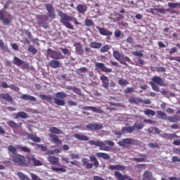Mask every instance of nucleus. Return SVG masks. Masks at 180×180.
<instances>
[{"instance_id": "1", "label": "nucleus", "mask_w": 180, "mask_h": 180, "mask_svg": "<svg viewBox=\"0 0 180 180\" xmlns=\"http://www.w3.org/2000/svg\"><path fill=\"white\" fill-rule=\"evenodd\" d=\"M18 150L22 153H32V150L29 147L22 146V145H16V148L13 146H9L8 147V150L12 153L10 157L12 158L13 162H15V164H18L20 167H29L30 162L27 161L24 155L16 153H18Z\"/></svg>"}, {"instance_id": "2", "label": "nucleus", "mask_w": 180, "mask_h": 180, "mask_svg": "<svg viewBox=\"0 0 180 180\" xmlns=\"http://www.w3.org/2000/svg\"><path fill=\"white\" fill-rule=\"evenodd\" d=\"M58 15L59 17H60V22L62 23L63 26H65L67 29H70V30H74L75 29L74 26L72 25V24H71V22H72L73 20L76 26L78 25H81V23L78 22L76 18L67 15L66 13L63 12L61 10H59L58 11Z\"/></svg>"}, {"instance_id": "3", "label": "nucleus", "mask_w": 180, "mask_h": 180, "mask_svg": "<svg viewBox=\"0 0 180 180\" xmlns=\"http://www.w3.org/2000/svg\"><path fill=\"white\" fill-rule=\"evenodd\" d=\"M89 144L90 146H96V147H99L100 150L102 151H112V148L115 146V142L110 140H105L104 142L101 141H95V140H90L89 141ZM108 144V146H106Z\"/></svg>"}, {"instance_id": "4", "label": "nucleus", "mask_w": 180, "mask_h": 180, "mask_svg": "<svg viewBox=\"0 0 180 180\" xmlns=\"http://www.w3.org/2000/svg\"><path fill=\"white\" fill-rule=\"evenodd\" d=\"M46 9L49 13L47 15H38L36 16L37 20L39 22H47L49 20V18L51 19H56V11L54 7L50 4H46L45 5Z\"/></svg>"}, {"instance_id": "5", "label": "nucleus", "mask_w": 180, "mask_h": 180, "mask_svg": "<svg viewBox=\"0 0 180 180\" xmlns=\"http://www.w3.org/2000/svg\"><path fill=\"white\" fill-rule=\"evenodd\" d=\"M151 79L152 82H149V84L153 91H155V92H160L159 86H167V83L160 77L154 76ZM158 85H159V86Z\"/></svg>"}, {"instance_id": "6", "label": "nucleus", "mask_w": 180, "mask_h": 180, "mask_svg": "<svg viewBox=\"0 0 180 180\" xmlns=\"http://www.w3.org/2000/svg\"><path fill=\"white\" fill-rule=\"evenodd\" d=\"M112 56L115 60L119 61L120 64H122L123 65H127V63H131V60L128 56H124L123 53H120L118 51L114 50L112 52Z\"/></svg>"}, {"instance_id": "7", "label": "nucleus", "mask_w": 180, "mask_h": 180, "mask_svg": "<svg viewBox=\"0 0 180 180\" xmlns=\"http://www.w3.org/2000/svg\"><path fill=\"white\" fill-rule=\"evenodd\" d=\"M56 98H53L56 105L58 106H65V98L68 96V94L64 91H58L55 94Z\"/></svg>"}, {"instance_id": "8", "label": "nucleus", "mask_w": 180, "mask_h": 180, "mask_svg": "<svg viewBox=\"0 0 180 180\" xmlns=\"http://www.w3.org/2000/svg\"><path fill=\"white\" fill-rule=\"evenodd\" d=\"M47 56L53 60H63L64 56L60 52H57L51 49H48L46 51Z\"/></svg>"}, {"instance_id": "9", "label": "nucleus", "mask_w": 180, "mask_h": 180, "mask_svg": "<svg viewBox=\"0 0 180 180\" xmlns=\"http://www.w3.org/2000/svg\"><path fill=\"white\" fill-rule=\"evenodd\" d=\"M132 54L133 56H134V57H139L137 58V60L135 61L136 65H138L139 67L144 65V60L141 59V57H144V54L143 53L140 51H133Z\"/></svg>"}, {"instance_id": "10", "label": "nucleus", "mask_w": 180, "mask_h": 180, "mask_svg": "<svg viewBox=\"0 0 180 180\" xmlns=\"http://www.w3.org/2000/svg\"><path fill=\"white\" fill-rule=\"evenodd\" d=\"M86 130H89L90 131H94L95 130H101L103 129V125L99 123H90L86 126Z\"/></svg>"}, {"instance_id": "11", "label": "nucleus", "mask_w": 180, "mask_h": 180, "mask_svg": "<svg viewBox=\"0 0 180 180\" xmlns=\"http://www.w3.org/2000/svg\"><path fill=\"white\" fill-rule=\"evenodd\" d=\"M133 144H134V139L131 138L124 139L118 142V146H120V147H128Z\"/></svg>"}, {"instance_id": "12", "label": "nucleus", "mask_w": 180, "mask_h": 180, "mask_svg": "<svg viewBox=\"0 0 180 180\" xmlns=\"http://www.w3.org/2000/svg\"><path fill=\"white\" fill-rule=\"evenodd\" d=\"M27 160H28V162H30L28 163V167L29 165H32V162L34 167H41V165H43V162L37 160L34 156H32V158H27Z\"/></svg>"}, {"instance_id": "13", "label": "nucleus", "mask_w": 180, "mask_h": 180, "mask_svg": "<svg viewBox=\"0 0 180 180\" xmlns=\"http://www.w3.org/2000/svg\"><path fill=\"white\" fill-rule=\"evenodd\" d=\"M95 67L98 70H101L103 72H112V69L108 68L105 65V63H95Z\"/></svg>"}, {"instance_id": "14", "label": "nucleus", "mask_w": 180, "mask_h": 180, "mask_svg": "<svg viewBox=\"0 0 180 180\" xmlns=\"http://www.w3.org/2000/svg\"><path fill=\"white\" fill-rule=\"evenodd\" d=\"M47 160L52 165H58V167H61V165L59 162L60 158H58V157L49 155L47 158Z\"/></svg>"}, {"instance_id": "15", "label": "nucleus", "mask_w": 180, "mask_h": 180, "mask_svg": "<svg viewBox=\"0 0 180 180\" xmlns=\"http://www.w3.org/2000/svg\"><path fill=\"white\" fill-rule=\"evenodd\" d=\"M82 110H91L94 113H103V110H101V107L96 108L94 106H84L82 108Z\"/></svg>"}, {"instance_id": "16", "label": "nucleus", "mask_w": 180, "mask_h": 180, "mask_svg": "<svg viewBox=\"0 0 180 180\" xmlns=\"http://www.w3.org/2000/svg\"><path fill=\"white\" fill-rule=\"evenodd\" d=\"M114 176L115 178H117V180H134V179L133 178H130L129 177V176L126 175V174H122V173H120L118 171H116L114 172Z\"/></svg>"}, {"instance_id": "17", "label": "nucleus", "mask_w": 180, "mask_h": 180, "mask_svg": "<svg viewBox=\"0 0 180 180\" xmlns=\"http://www.w3.org/2000/svg\"><path fill=\"white\" fill-rule=\"evenodd\" d=\"M73 46L75 47V53L77 54L79 56H84V54H85V51L82 49V45H81V43L76 42Z\"/></svg>"}, {"instance_id": "18", "label": "nucleus", "mask_w": 180, "mask_h": 180, "mask_svg": "<svg viewBox=\"0 0 180 180\" xmlns=\"http://www.w3.org/2000/svg\"><path fill=\"white\" fill-rule=\"evenodd\" d=\"M140 158H134L132 161H135V162H148V155L146 154H139Z\"/></svg>"}, {"instance_id": "19", "label": "nucleus", "mask_w": 180, "mask_h": 180, "mask_svg": "<svg viewBox=\"0 0 180 180\" xmlns=\"http://www.w3.org/2000/svg\"><path fill=\"white\" fill-rule=\"evenodd\" d=\"M96 29H97V30H98V32H99L100 34H101V36H112V34H113V32L108 30L106 28H103V27L97 26Z\"/></svg>"}, {"instance_id": "20", "label": "nucleus", "mask_w": 180, "mask_h": 180, "mask_svg": "<svg viewBox=\"0 0 180 180\" xmlns=\"http://www.w3.org/2000/svg\"><path fill=\"white\" fill-rule=\"evenodd\" d=\"M100 79L102 82L103 88L108 89V88H109V78H108L106 75H102L100 77Z\"/></svg>"}, {"instance_id": "21", "label": "nucleus", "mask_w": 180, "mask_h": 180, "mask_svg": "<svg viewBox=\"0 0 180 180\" xmlns=\"http://www.w3.org/2000/svg\"><path fill=\"white\" fill-rule=\"evenodd\" d=\"M109 169H111V171H124V169H126V167L122 165H110Z\"/></svg>"}, {"instance_id": "22", "label": "nucleus", "mask_w": 180, "mask_h": 180, "mask_svg": "<svg viewBox=\"0 0 180 180\" xmlns=\"http://www.w3.org/2000/svg\"><path fill=\"white\" fill-rule=\"evenodd\" d=\"M73 137H75V139H77V140H79V141H88L89 140V138L87 136L80 134H75L73 135Z\"/></svg>"}, {"instance_id": "23", "label": "nucleus", "mask_w": 180, "mask_h": 180, "mask_svg": "<svg viewBox=\"0 0 180 180\" xmlns=\"http://www.w3.org/2000/svg\"><path fill=\"white\" fill-rule=\"evenodd\" d=\"M88 9V7H86V5L85 4H78L77 6V11L79 13H85L86 12V10Z\"/></svg>"}, {"instance_id": "24", "label": "nucleus", "mask_w": 180, "mask_h": 180, "mask_svg": "<svg viewBox=\"0 0 180 180\" xmlns=\"http://www.w3.org/2000/svg\"><path fill=\"white\" fill-rule=\"evenodd\" d=\"M49 64L51 68H58V67H61V63L56 59L51 60Z\"/></svg>"}, {"instance_id": "25", "label": "nucleus", "mask_w": 180, "mask_h": 180, "mask_svg": "<svg viewBox=\"0 0 180 180\" xmlns=\"http://www.w3.org/2000/svg\"><path fill=\"white\" fill-rule=\"evenodd\" d=\"M160 136V137H162V139H168V140H172V139H175V137H178V135L176 134H168V133H163Z\"/></svg>"}, {"instance_id": "26", "label": "nucleus", "mask_w": 180, "mask_h": 180, "mask_svg": "<svg viewBox=\"0 0 180 180\" xmlns=\"http://www.w3.org/2000/svg\"><path fill=\"white\" fill-rule=\"evenodd\" d=\"M0 99H4V101H7L8 102H12L13 101V98L11 97L9 94L1 93L0 94Z\"/></svg>"}, {"instance_id": "27", "label": "nucleus", "mask_w": 180, "mask_h": 180, "mask_svg": "<svg viewBox=\"0 0 180 180\" xmlns=\"http://www.w3.org/2000/svg\"><path fill=\"white\" fill-rule=\"evenodd\" d=\"M49 137L52 139V143H55L56 144H63V141L58 139V136L56 134H51Z\"/></svg>"}, {"instance_id": "28", "label": "nucleus", "mask_w": 180, "mask_h": 180, "mask_svg": "<svg viewBox=\"0 0 180 180\" xmlns=\"http://www.w3.org/2000/svg\"><path fill=\"white\" fill-rule=\"evenodd\" d=\"M27 139L29 140H32V141H34L35 143H41V139H40L39 136H36L33 135L32 134H29L27 136Z\"/></svg>"}, {"instance_id": "29", "label": "nucleus", "mask_w": 180, "mask_h": 180, "mask_svg": "<svg viewBox=\"0 0 180 180\" xmlns=\"http://www.w3.org/2000/svg\"><path fill=\"white\" fill-rule=\"evenodd\" d=\"M21 99H22L23 101H30L31 102H36L37 101L34 96L27 94H23L22 96H21Z\"/></svg>"}, {"instance_id": "30", "label": "nucleus", "mask_w": 180, "mask_h": 180, "mask_svg": "<svg viewBox=\"0 0 180 180\" xmlns=\"http://www.w3.org/2000/svg\"><path fill=\"white\" fill-rule=\"evenodd\" d=\"M19 117H20L21 119H27L29 116H27V113L25 112H18L15 114L14 119H19Z\"/></svg>"}, {"instance_id": "31", "label": "nucleus", "mask_w": 180, "mask_h": 180, "mask_svg": "<svg viewBox=\"0 0 180 180\" xmlns=\"http://www.w3.org/2000/svg\"><path fill=\"white\" fill-rule=\"evenodd\" d=\"M154 11L159 12V13H165V12H167V9L165 8H150L148 12L149 13H151V15H155V12Z\"/></svg>"}, {"instance_id": "32", "label": "nucleus", "mask_w": 180, "mask_h": 180, "mask_svg": "<svg viewBox=\"0 0 180 180\" xmlns=\"http://www.w3.org/2000/svg\"><path fill=\"white\" fill-rule=\"evenodd\" d=\"M98 158H103V160H110V155L105 153H97L96 154Z\"/></svg>"}, {"instance_id": "33", "label": "nucleus", "mask_w": 180, "mask_h": 180, "mask_svg": "<svg viewBox=\"0 0 180 180\" xmlns=\"http://www.w3.org/2000/svg\"><path fill=\"white\" fill-rule=\"evenodd\" d=\"M148 133H150V134H160L161 131L157 127H151L148 129Z\"/></svg>"}, {"instance_id": "34", "label": "nucleus", "mask_w": 180, "mask_h": 180, "mask_svg": "<svg viewBox=\"0 0 180 180\" xmlns=\"http://www.w3.org/2000/svg\"><path fill=\"white\" fill-rule=\"evenodd\" d=\"M129 103H134V105H138V103H140L141 102H143V99L139 98V97H131L129 99Z\"/></svg>"}, {"instance_id": "35", "label": "nucleus", "mask_w": 180, "mask_h": 180, "mask_svg": "<svg viewBox=\"0 0 180 180\" xmlns=\"http://www.w3.org/2000/svg\"><path fill=\"white\" fill-rule=\"evenodd\" d=\"M49 131H51V133H53V134H64V131H63V130L56 127H51Z\"/></svg>"}, {"instance_id": "36", "label": "nucleus", "mask_w": 180, "mask_h": 180, "mask_svg": "<svg viewBox=\"0 0 180 180\" xmlns=\"http://www.w3.org/2000/svg\"><path fill=\"white\" fill-rule=\"evenodd\" d=\"M13 64H14V65H17V67H20V65L24 64V61L15 56L13 60Z\"/></svg>"}, {"instance_id": "37", "label": "nucleus", "mask_w": 180, "mask_h": 180, "mask_svg": "<svg viewBox=\"0 0 180 180\" xmlns=\"http://www.w3.org/2000/svg\"><path fill=\"white\" fill-rule=\"evenodd\" d=\"M52 171H54V172H57L58 174H60V172H67V169H65V166H62V167H52L51 168Z\"/></svg>"}, {"instance_id": "38", "label": "nucleus", "mask_w": 180, "mask_h": 180, "mask_svg": "<svg viewBox=\"0 0 180 180\" xmlns=\"http://www.w3.org/2000/svg\"><path fill=\"white\" fill-rule=\"evenodd\" d=\"M122 133H131L132 131H134V126L131 127V126H128V127H122Z\"/></svg>"}, {"instance_id": "39", "label": "nucleus", "mask_w": 180, "mask_h": 180, "mask_svg": "<svg viewBox=\"0 0 180 180\" xmlns=\"http://www.w3.org/2000/svg\"><path fill=\"white\" fill-rule=\"evenodd\" d=\"M90 47L91 49H101V47H102V43L96 41L91 42Z\"/></svg>"}, {"instance_id": "40", "label": "nucleus", "mask_w": 180, "mask_h": 180, "mask_svg": "<svg viewBox=\"0 0 180 180\" xmlns=\"http://www.w3.org/2000/svg\"><path fill=\"white\" fill-rule=\"evenodd\" d=\"M1 21L5 25H11V22H12V16L11 15H8V18H4L1 20Z\"/></svg>"}, {"instance_id": "41", "label": "nucleus", "mask_w": 180, "mask_h": 180, "mask_svg": "<svg viewBox=\"0 0 180 180\" xmlns=\"http://www.w3.org/2000/svg\"><path fill=\"white\" fill-rule=\"evenodd\" d=\"M17 175L20 180H30L29 176H27L26 174H23L21 172H18L17 173Z\"/></svg>"}, {"instance_id": "42", "label": "nucleus", "mask_w": 180, "mask_h": 180, "mask_svg": "<svg viewBox=\"0 0 180 180\" xmlns=\"http://www.w3.org/2000/svg\"><path fill=\"white\" fill-rule=\"evenodd\" d=\"M157 115L160 119H164L165 120H167L168 118L167 114L161 110L157 111Z\"/></svg>"}, {"instance_id": "43", "label": "nucleus", "mask_w": 180, "mask_h": 180, "mask_svg": "<svg viewBox=\"0 0 180 180\" xmlns=\"http://www.w3.org/2000/svg\"><path fill=\"white\" fill-rule=\"evenodd\" d=\"M90 161L94 162V167H96V168L99 167V161H98V159H96V157H95V155L90 156Z\"/></svg>"}, {"instance_id": "44", "label": "nucleus", "mask_w": 180, "mask_h": 180, "mask_svg": "<svg viewBox=\"0 0 180 180\" xmlns=\"http://www.w3.org/2000/svg\"><path fill=\"white\" fill-rule=\"evenodd\" d=\"M40 98L42 101H48V102H51V101H53V97L51 96H47L46 94H41Z\"/></svg>"}, {"instance_id": "45", "label": "nucleus", "mask_w": 180, "mask_h": 180, "mask_svg": "<svg viewBox=\"0 0 180 180\" xmlns=\"http://www.w3.org/2000/svg\"><path fill=\"white\" fill-rule=\"evenodd\" d=\"M144 114L146 116H149V117L150 116H155V111L151 110V109H147L146 110H144Z\"/></svg>"}, {"instance_id": "46", "label": "nucleus", "mask_w": 180, "mask_h": 180, "mask_svg": "<svg viewBox=\"0 0 180 180\" xmlns=\"http://www.w3.org/2000/svg\"><path fill=\"white\" fill-rule=\"evenodd\" d=\"M167 120H169V122L171 123H176L178 120H180L178 117V115L170 116Z\"/></svg>"}, {"instance_id": "47", "label": "nucleus", "mask_w": 180, "mask_h": 180, "mask_svg": "<svg viewBox=\"0 0 180 180\" xmlns=\"http://www.w3.org/2000/svg\"><path fill=\"white\" fill-rule=\"evenodd\" d=\"M118 84L120 86H127V85H129V81L124 79H120L118 80Z\"/></svg>"}, {"instance_id": "48", "label": "nucleus", "mask_w": 180, "mask_h": 180, "mask_svg": "<svg viewBox=\"0 0 180 180\" xmlns=\"http://www.w3.org/2000/svg\"><path fill=\"white\" fill-rule=\"evenodd\" d=\"M84 23H85V26H87V27H91V26H94V25H95L94 23V20L89 18H86Z\"/></svg>"}, {"instance_id": "49", "label": "nucleus", "mask_w": 180, "mask_h": 180, "mask_svg": "<svg viewBox=\"0 0 180 180\" xmlns=\"http://www.w3.org/2000/svg\"><path fill=\"white\" fill-rule=\"evenodd\" d=\"M7 124L9 127H11V129H16L18 127V124L12 120L7 122Z\"/></svg>"}, {"instance_id": "50", "label": "nucleus", "mask_w": 180, "mask_h": 180, "mask_svg": "<svg viewBox=\"0 0 180 180\" xmlns=\"http://www.w3.org/2000/svg\"><path fill=\"white\" fill-rule=\"evenodd\" d=\"M28 51L30 53H32V54H37V49H36V48H34V46H33V45L29 46Z\"/></svg>"}, {"instance_id": "51", "label": "nucleus", "mask_w": 180, "mask_h": 180, "mask_svg": "<svg viewBox=\"0 0 180 180\" xmlns=\"http://www.w3.org/2000/svg\"><path fill=\"white\" fill-rule=\"evenodd\" d=\"M110 50V46L107 44V45H104L101 47V53H108V51Z\"/></svg>"}, {"instance_id": "52", "label": "nucleus", "mask_w": 180, "mask_h": 180, "mask_svg": "<svg viewBox=\"0 0 180 180\" xmlns=\"http://www.w3.org/2000/svg\"><path fill=\"white\" fill-rule=\"evenodd\" d=\"M134 129H136V130H141L143 127H144V124H139L137 122H135L134 124Z\"/></svg>"}, {"instance_id": "53", "label": "nucleus", "mask_w": 180, "mask_h": 180, "mask_svg": "<svg viewBox=\"0 0 180 180\" xmlns=\"http://www.w3.org/2000/svg\"><path fill=\"white\" fill-rule=\"evenodd\" d=\"M143 177L148 178V179H150L153 178V173H151V172L146 171L143 173Z\"/></svg>"}, {"instance_id": "54", "label": "nucleus", "mask_w": 180, "mask_h": 180, "mask_svg": "<svg viewBox=\"0 0 180 180\" xmlns=\"http://www.w3.org/2000/svg\"><path fill=\"white\" fill-rule=\"evenodd\" d=\"M113 133L115 136H117V139H120V137H122V134H123V131H119V130H114Z\"/></svg>"}, {"instance_id": "55", "label": "nucleus", "mask_w": 180, "mask_h": 180, "mask_svg": "<svg viewBox=\"0 0 180 180\" xmlns=\"http://www.w3.org/2000/svg\"><path fill=\"white\" fill-rule=\"evenodd\" d=\"M169 60H170V61H177V63H180V56H169Z\"/></svg>"}, {"instance_id": "56", "label": "nucleus", "mask_w": 180, "mask_h": 180, "mask_svg": "<svg viewBox=\"0 0 180 180\" xmlns=\"http://www.w3.org/2000/svg\"><path fill=\"white\" fill-rule=\"evenodd\" d=\"M148 147H150V148H160V145H158V143H148Z\"/></svg>"}, {"instance_id": "57", "label": "nucleus", "mask_w": 180, "mask_h": 180, "mask_svg": "<svg viewBox=\"0 0 180 180\" xmlns=\"http://www.w3.org/2000/svg\"><path fill=\"white\" fill-rule=\"evenodd\" d=\"M167 5H168L169 8L174 9V8H176V6H179L180 4L178 3H168Z\"/></svg>"}, {"instance_id": "58", "label": "nucleus", "mask_w": 180, "mask_h": 180, "mask_svg": "<svg viewBox=\"0 0 180 180\" xmlns=\"http://www.w3.org/2000/svg\"><path fill=\"white\" fill-rule=\"evenodd\" d=\"M124 94H131V92H134V88L133 87H127L125 90H124Z\"/></svg>"}, {"instance_id": "59", "label": "nucleus", "mask_w": 180, "mask_h": 180, "mask_svg": "<svg viewBox=\"0 0 180 180\" xmlns=\"http://www.w3.org/2000/svg\"><path fill=\"white\" fill-rule=\"evenodd\" d=\"M0 49L4 51L8 49V46H5V44H4V41L1 39H0Z\"/></svg>"}, {"instance_id": "60", "label": "nucleus", "mask_w": 180, "mask_h": 180, "mask_svg": "<svg viewBox=\"0 0 180 180\" xmlns=\"http://www.w3.org/2000/svg\"><path fill=\"white\" fill-rule=\"evenodd\" d=\"M38 25H41L42 27L44 29H49V24L47 22H38Z\"/></svg>"}, {"instance_id": "61", "label": "nucleus", "mask_w": 180, "mask_h": 180, "mask_svg": "<svg viewBox=\"0 0 180 180\" xmlns=\"http://www.w3.org/2000/svg\"><path fill=\"white\" fill-rule=\"evenodd\" d=\"M61 51L65 55L70 56L71 54V52H70V51L68 49H65V48H61Z\"/></svg>"}, {"instance_id": "62", "label": "nucleus", "mask_w": 180, "mask_h": 180, "mask_svg": "<svg viewBox=\"0 0 180 180\" xmlns=\"http://www.w3.org/2000/svg\"><path fill=\"white\" fill-rule=\"evenodd\" d=\"M9 88H11L12 91H15V92H19L20 91L19 87L15 86V84H11Z\"/></svg>"}, {"instance_id": "63", "label": "nucleus", "mask_w": 180, "mask_h": 180, "mask_svg": "<svg viewBox=\"0 0 180 180\" xmlns=\"http://www.w3.org/2000/svg\"><path fill=\"white\" fill-rule=\"evenodd\" d=\"M37 146L42 151H47V147L44 146L43 144H37Z\"/></svg>"}, {"instance_id": "64", "label": "nucleus", "mask_w": 180, "mask_h": 180, "mask_svg": "<svg viewBox=\"0 0 180 180\" xmlns=\"http://www.w3.org/2000/svg\"><path fill=\"white\" fill-rule=\"evenodd\" d=\"M73 92H75V94H77V95H82L81 89L77 87H73Z\"/></svg>"}]
</instances>
